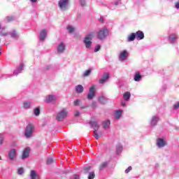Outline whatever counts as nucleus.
Returning <instances> with one entry per match:
<instances>
[{
    "label": "nucleus",
    "instance_id": "6e6552de",
    "mask_svg": "<svg viewBox=\"0 0 179 179\" xmlns=\"http://www.w3.org/2000/svg\"><path fill=\"white\" fill-rule=\"evenodd\" d=\"M69 0H59L58 5L61 10H66Z\"/></svg>",
    "mask_w": 179,
    "mask_h": 179
},
{
    "label": "nucleus",
    "instance_id": "f8f14e48",
    "mask_svg": "<svg viewBox=\"0 0 179 179\" xmlns=\"http://www.w3.org/2000/svg\"><path fill=\"white\" fill-rule=\"evenodd\" d=\"M129 57V52L127 50H122L119 55L120 60H125Z\"/></svg>",
    "mask_w": 179,
    "mask_h": 179
},
{
    "label": "nucleus",
    "instance_id": "dca6fc26",
    "mask_svg": "<svg viewBox=\"0 0 179 179\" xmlns=\"http://www.w3.org/2000/svg\"><path fill=\"white\" fill-rule=\"evenodd\" d=\"M57 99V95H48L45 98V101L48 102V103H50V102H54Z\"/></svg>",
    "mask_w": 179,
    "mask_h": 179
},
{
    "label": "nucleus",
    "instance_id": "a878e982",
    "mask_svg": "<svg viewBox=\"0 0 179 179\" xmlns=\"http://www.w3.org/2000/svg\"><path fill=\"white\" fill-rule=\"evenodd\" d=\"M110 120H105L103 122V128L105 129V130H108L109 129L110 124Z\"/></svg>",
    "mask_w": 179,
    "mask_h": 179
},
{
    "label": "nucleus",
    "instance_id": "4d7b16f0",
    "mask_svg": "<svg viewBox=\"0 0 179 179\" xmlns=\"http://www.w3.org/2000/svg\"><path fill=\"white\" fill-rule=\"evenodd\" d=\"M86 108H87V106H81V108H82V109H85Z\"/></svg>",
    "mask_w": 179,
    "mask_h": 179
},
{
    "label": "nucleus",
    "instance_id": "de8ad7c7",
    "mask_svg": "<svg viewBox=\"0 0 179 179\" xmlns=\"http://www.w3.org/2000/svg\"><path fill=\"white\" fill-rule=\"evenodd\" d=\"M71 179H79V176H78V174H74L71 177Z\"/></svg>",
    "mask_w": 179,
    "mask_h": 179
},
{
    "label": "nucleus",
    "instance_id": "bf43d9fd",
    "mask_svg": "<svg viewBox=\"0 0 179 179\" xmlns=\"http://www.w3.org/2000/svg\"><path fill=\"white\" fill-rule=\"evenodd\" d=\"M0 55H1V48L0 47Z\"/></svg>",
    "mask_w": 179,
    "mask_h": 179
},
{
    "label": "nucleus",
    "instance_id": "1a4fd4ad",
    "mask_svg": "<svg viewBox=\"0 0 179 179\" xmlns=\"http://www.w3.org/2000/svg\"><path fill=\"white\" fill-rule=\"evenodd\" d=\"M156 144L158 148H163L167 145V142L166 140H164V138H157Z\"/></svg>",
    "mask_w": 179,
    "mask_h": 179
},
{
    "label": "nucleus",
    "instance_id": "e433bc0d",
    "mask_svg": "<svg viewBox=\"0 0 179 179\" xmlns=\"http://www.w3.org/2000/svg\"><path fill=\"white\" fill-rule=\"evenodd\" d=\"M5 139L4 134H0V145H2L3 141Z\"/></svg>",
    "mask_w": 179,
    "mask_h": 179
},
{
    "label": "nucleus",
    "instance_id": "680f3d73",
    "mask_svg": "<svg viewBox=\"0 0 179 179\" xmlns=\"http://www.w3.org/2000/svg\"><path fill=\"white\" fill-rule=\"evenodd\" d=\"M1 159H2L1 157H0V160H1Z\"/></svg>",
    "mask_w": 179,
    "mask_h": 179
},
{
    "label": "nucleus",
    "instance_id": "4468645a",
    "mask_svg": "<svg viewBox=\"0 0 179 179\" xmlns=\"http://www.w3.org/2000/svg\"><path fill=\"white\" fill-rule=\"evenodd\" d=\"M160 118L159 116H152L150 119V124L152 127L157 126V123L159 122V120Z\"/></svg>",
    "mask_w": 179,
    "mask_h": 179
},
{
    "label": "nucleus",
    "instance_id": "5fc2aeb1",
    "mask_svg": "<svg viewBox=\"0 0 179 179\" xmlns=\"http://www.w3.org/2000/svg\"><path fill=\"white\" fill-rule=\"evenodd\" d=\"M0 34H1V36H8L7 33H2V32H1Z\"/></svg>",
    "mask_w": 179,
    "mask_h": 179
},
{
    "label": "nucleus",
    "instance_id": "a18cd8bd",
    "mask_svg": "<svg viewBox=\"0 0 179 179\" xmlns=\"http://www.w3.org/2000/svg\"><path fill=\"white\" fill-rule=\"evenodd\" d=\"M13 20V16H7L6 17V21L7 22H12Z\"/></svg>",
    "mask_w": 179,
    "mask_h": 179
},
{
    "label": "nucleus",
    "instance_id": "6e6d98bb",
    "mask_svg": "<svg viewBox=\"0 0 179 179\" xmlns=\"http://www.w3.org/2000/svg\"><path fill=\"white\" fill-rule=\"evenodd\" d=\"M0 29H1L2 30H5L6 27H1V24H0Z\"/></svg>",
    "mask_w": 179,
    "mask_h": 179
},
{
    "label": "nucleus",
    "instance_id": "393cba45",
    "mask_svg": "<svg viewBox=\"0 0 179 179\" xmlns=\"http://www.w3.org/2000/svg\"><path fill=\"white\" fill-rule=\"evenodd\" d=\"M9 34L12 37V38H15V40H17L19 38V36H18L16 30H13V31L9 33Z\"/></svg>",
    "mask_w": 179,
    "mask_h": 179
},
{
    "label": "nucleus",
    "instance_id": "39448f33",
    "mask_svg": "<svg viewBox=\"0 0 179 179\" xmlns=\"http://www.w3.org/2000/svg\"><path fill=\"white\" fill-rule=\"evenodd\" d=\"M178 38L179 36L177 33H171L169 34L168 40L170 44H176Z\"/></svg>",
    "mask_w": 179,
    "mask_h": 179
},
{
    "label": "nucleus",
    "instance_id": "052dcab7",
    "mask_svg": "<svg viewBox=\"0 0 179 179\" xmlns=\"http://www.w3.org/2000/svg\"><path fill=\"white\" fill-rule=\"evenodd\" d=\"M47 68H48V69H50V66H47Z\"/></svg>",
    "mask_w": 179,
    "mask_h": 179
},
{
    "label": "nucleus",
    "instance_id": "ddd939ff",
    "mask_svg": "<svg viewBox=\"0 0 179 179\" xmlns=\"http://www.w3.org/2000/svg\"><path fill=\"white\" fill-rule=\"evenodd\" d=\"M17 155V150L13 148L8 152V157L10 160H14Z\"/></svg>",
    "mask_w": 179,
    "mask_h": 179
},
{
    "label": "nucleus",
    "instance_id": "13d9d810",
    "mask_svg": "<svg viewBox=\"0 0 179 179\" xmlns=\"http://www.w3.org/2000/svg\"><path fill=\"white\" fill-rule=\"evenodd\" d=\"M100 21H101V22H103V17H101V18H100Z\"/></svg>",
    "mask_w": 179,
    "mask_h": 179
},
{
    "label": "nucleus",
    "instance_id": "cd10ccee",
    "mask_svg": "<svg viewBox=\"0 0 179 179\" xmlns=\"http://www.w3.org/2000/svg\"><path fill=\"white\" fill-rule=\"evenodd\" d=\"M123 98L125 101H129L131 98V92H129V91H127L123 94Z\"/></svg>",
    "mask_w": 179,
    "mask_h": 179
},
{
    "label": "nucleus",
    "instance_id": "7c9ffc66",
    "mask_svg": "<svg viewBox=\"0 0 179 179\" xmlns=\"http://www.w3.org/2000/svg\"><path fill=\"white\" fill-rule=\"evenodd\" d=\"M108 164V162H103V163H101L99 166V170H103V169H105L106 167H107Z\"/></svg>",
    "mask_w": 179,
    "mask_h": 179
},
{
    "label": "nucleus",
    "instance_id": "a19ab883",
    "mask_svg": "<svg viewBox=\"0 0 179 179\" xmlns=\"http://www.w3.org/2000/svg\"><path fill=\"white\" fill-rule=\"evenodd\" d=\"M94 137L95 138H96V140H99V134H98V133H97V130H96L95 131H94Z\"/></svg>",
    "mask_w": 179,
    "mask_h": 179
},
{
    "label": "nucleus",
    "instance_id": "3c124183",
    "mask_svg": "<svg viewBox=\"0 0 179 179\" xmlns=\"http://www.w3.org/2000/svg\"><path fill=\"white\" fill-rule=\"evenodd\" d=\"M96 106H97L96 102L93 101V102H92V107H93V108H96Z\"/></svg>",
    "mask_w": 179,
    "mask_h": 179
},
{
    "label": "nucleus",
    "instance_id": "49530a36",
    "mask_svg": "<svg viewBox=\"0 0 179 179\" xmlns=\"http://www.w3.org/2000/svg\"><path fill=\"white\" fill-rule=\"evenodd\" d=\"M131 170H132V166H129V167H127V169H125V173H129V171H131Z\"/></svg>",
    "mask_w": 179,
    "mask_h": 179
},
{
    "label": "nucleus",
    "instance_id": "c756f323",
    "mask_svg": "<svg viewBox=\"0 0 179 179\" xmlns=\"http://www.w3.org/2000/svg\"><path fill=\"white\" fill-rule=\"evenodd\" d=\"M99 101L101 103H107V98H106V96H99Z\"/></svg>",
    "mask_w": 179,
    "mask_h": 179
},
{
    "label": "nucleus",
    "instance_id": "f704fd0d",
    "mask_svg": "<svg viewBox=\"0 0 179 179\" xmlns=\"http://www.w3.org/2000/svg\"><path fill=\"white\" fill-rule=\"evenodd\" d=\"M40 108H35V109H34V113L36 116H38V115H40Z\"/></svg>",
    "mask_w": 179,
    "mask_h": 179
},
{
    "label": "nucleus",
    "instance_id": "9b49d317",
    "mask_svg": "<svg viewBox=\"0 0 179 179\" xmlns=\"http://www.w3.org/2000/svg\"><path fill=\"white\" fill-rule=\"evenodd\" d=\"M57 51L58 54H64L66 51V44L60 43V44L57 45Z\"/></svg>",
    "mask_w": 179,
    "mask_h": 179
},
{
    "label": "nucleus",
    "instance_id": "2eb2a0df",
    "mask_svg": "<svg viewBox=\"0 0 179 179\" xmlns=\"http://www.w3.org/2000/svg\"><path fill=\"white\" fill-rule=\"evenodd\" d=\"M110 78V74L108 73H103L101 78L99 80V83L100 84H104L107 80Z\"/></svg>",
    "mask_w": 179,
    "mask_h": 179
},
{
    "label": "nucleus",
    "instance_id": "aec40b11",
    "mask_svg": "<svg viewBox=\"0 0 179 179\" xmlns=\"http://www.w3.org/2000/svg\"><path fill=\"white\" fill-rule=\"evenodd\" d=\"M136 38V33H131L128 36L127 41L128 43H131L132 41H135Z\"/></svg>",
    "mask_w": 179,
    "mask_h": 179
},
{
    "label": "nucleus",
    "instance_id": "423d86ee",
    "mask_svg": "<svg viewBox=\"0 0 179 179\" xmlns=\"http://www.w3.org/2000/svg\"><path fill=\"white\" fill-rule=\"evenodd\" d=\"M121 3V0H115L113 2H110L109 3H106V6H107L109 9L114 10L116 9L117 6Z\"/></svg>",
    "mask_w": 179,
    "mask_h": 179
},
{
    "label": "nucleus",
    "instance_id": "6ab92c4d",
    "mask_svg": "<svg viewBox=\"0 0 179 179\" xmlns=\"http://www.w3.org/2000/svg\"><path fill=\"white\" fill-rule=\"evenodd\" d=\"M76 92L78 94H82L84 91V87L81 84H78L75 87Z\"/></svg>",
    "mask_w": 179,
    "mask_h": 179
},
{
    "label": "nucleus",
    "instance_id": "f3484780",
    "mask_svg": "<svg viewBox=\"0 0 179 179\" xmlns=\"http://www.w3.org/2000/svg\"><path fill=\"white\" fill-rule=\"evenodd\" d=\"M136 38H137L138 41L143 40V38H145V34L143 31H141V30H138V31H136Z\"/></svg>",
    "mask_w": 179,
    "mask_h": 179
},
{
    "label": "nucleus",
    "instance_id": "5701e85b",
    "mask_svg": "<svg viewBox=\"0 0 179 179\" xmlns=\"http://www.w3.org/2000/svg\"><path fill=\"white\" fill-rule=\"evenodd\" d=\"M30 177L31 179H39V176L35 170H31Z\"/></svg>",
    "mask_w": 179,
    "mask_h": 179
},
{
    "label": "nucleus",
    "instance_id": "e2e57ef3",
    "mask_svg": "<svg viewBox=\"0 0 179 179\" xmlns=\"http://www.w3.org/2000/svg\"><path fill=\"white\" fill-rule=\"evenodd\" d=\"M48 179H50V178H48Z\"/></svg>",
    "mask_w": 179,
    "mask_h": 179
},
{
    "label": "nucleus",
    "instance_id": "72a5a7b5",
    "mask_svg": "<svg viewBox=\"0 0 179 179\" xmlns=\"http://www.w3.org/2000/svg\"><path fill=\"white\" fill-rule=\"evenodd\" d=\"M91 71H92V70L90 69H89L88 70H86L85 71H84L83 76L84 77H87L88 76H90Z\"/></svg>",
    "mask_w": 179,
    "mask_h": 179
},
{
    "label": "nucleus",
    "instance_id": "603ef678",
    "mask_svg": "<svg viewBox=\"0 0 179 179\" xmlns=\"http://www.w3.org/2000/svg\"><path fill=\"white\" fill-rule=\"evenodd\" d=\"M126 102H125V101H122V102H121V105H122V106H126Z\"/></svg>",
    "mask_w": 179,
    "mask_h": 179
},
{
    "label": "nucleus",
    "instance_id": "4be33fe9",
    "mask_svg": "<svg viewBox=\"0 0 179 179\" xmlns=\"http://www.w3.org/2000/svg\"><path fill=\"white\" fill-rule=\"evenodd\" d=\"M142 80V76L140 71H136L134 73V81H141Z\"/></svg>",
    "mask_w": 179,
    "mask_h": 179
},
{
    "label": "nucleus",
    "instance_id": "0eeeda50",
    "mask_svg": "<svg viewBox=\"0 0 179 179\" xmlns=\"http://www.w3.org/2000/svg\"><path fill=\"white\" fill-rule=\"evenodd\" d=\"M24 63H20L18 67L13 71V74H8L6 77H12V76H17L19 73H22V70H24Z\"/></svg>",
    "mask_w": 179,
    "mask_h": 179
},
{
    "label": "nucleus",
    "instance_id": "c03bdc74",
    "mask_svg": "<svg viewBox=\"0 0 179 179\" xmlns=\"http://www.w3.org/2000/svg\"><path fill=\"white\" fill-rule=\"evenodd\" d=\"M99 50H101V45H96L95 49H94V52H98V51H99Z\"/></svg>",
    "mask_w": 179,
    "mask_h": 179
},
{
    "label": "nucleus",
    "instance_id": "bb28decb",
    "mask_svg": "<svg viewBox=\"0 0 179 179\" xmlns=\"http://www.w3.org/2000/svg\"><path fill=\"white\" fill-rule=\"evenodd\" d=\"M122 110L119 109L118 110H115V119H120L122 117Z\"/></svg>",
    "mask_w": 179,
    "mask_h": 179
},
{
    "label": "nucleus",
    "instance_id": "09e8293b",
    "mask_svg": "<svg viewBox=\"0 0 179 179\" xmlns=\"http://www.w3.org/2000/svg\"><path fill=\"white\" fill-rule=\"evenodd\" d=\"M80 115V112H79V110H76L75 112V116L76 117H78Z\"/></svg>",
    "mask_w": 179,
    "mask_h": 179
},
{
    "label": "nucleus",
    "instance_id": "8fccbe9b",
    "mask_svg": "<svg viewBox=\"0 0 179 179\" xmlns=\"http://www.w3.org/2000/svg\"><path fill=\"white\" fill-rule=\"evenodd\" d=\"M80 3H81V5L83 6H84L86 3V1L85 0H80Z\"/></svg>",
    "mask_w": 179,
    "mask_h": 179
},
{
    "label": "nucleus",
    "instance_id": "473e14b6",
    "mask_svg": "<svg viewBox=\"0 0 179 179\" xmlns=\"http://www.w3.org/2000/svg\"><path fill=\"white\" fill-rule=\"evenodd\" d=\"M95 177L94 171H90L88 175V179H94Z\"/></svg>",
    "mask_w": 179,
    "mask_h": 179
},
{
    "label": "nucleus",
    "instance_id": "412c9836",
    "mask_svg": "<svg viewBox=\"0 0 179 179\" xmlns=\"http://www.w3.org/2000/svg\"><path fill=\"white\" fill-rule=\"evenodd\" d=\"M30 153V148H25L22 155V159H27L29 157Z\"/></svg>",
    "mask_w": 179,
    "mask_h": 179
},
{
    "label": "nucleus",
    "instance_id": "9d476101",
    "mask_svg": "<svg viewBox=\"0 0 179 179\" xmlns=\"http://www.w3.org/2000/svg\"><path fill=\"white\" fill-rule=\"evenodd\" d=\"M95 85H92L90 88L87 98L88 99H93L94 96H95Z\"/></svg>",
    "mask_w": 179,
    "mask_h": 179
},
{
    "label": "nucleus",
    "instance_id": "f257e3e1",
    "mask_svg": "<svg viewBox=\"0 0 179 179\" xmlns=\"http://www.w3.org/2000/svg\"><path fill=\"white\" fill-rule=\"evenodd\" d=\"M94 36V33L93 32L89 33L88 34H87V36H85L84 38V44L86 48L87 49L91 48Z\"/></svg>",
    "mask_w": 179,
    "mask_h": 179
},
{
    "label": "nucleus",
    "instance_id": "4c0bfd02",
    "mask_svg": "<svg viewBox=\"0 0 179 179\" xmlns=\"http://www.w3.org/2000/svg\"><path fill=\"white\" fill-rule=\"evenodd\" d=\"M52 162H54V159L52 158V157H49L47 159L48 164H51V163H52Z\"/></svg>",
    "mask_w": 179,
    "mask_h": 179
},
{
    "label": "nucleus",
    "instance_id": "c85d7f7f",
    "mask_svg": "<svg viewBox=\"0 0 179 179\" xmlns=\"http://www.w3.org/2000/svg\"><path fill=\"white\" fill-rule=\"evenodd\" d=\"M31 106V103L29 101H24L23 103V107L24 109H29Z\"/></svg>",
    "mask_w": 179,
    "mask_h": 179
},
{
    "label": "nucleus",
    "instance_id": "c9c22d12",
    "mask_svg": "<svg viewBox=\"0 0 179 179\" xmlns=\"http://www.w3.org/2000/svg\"><path fill=\"white\" fill-rule=\"evenodd\" d=\"M67 30H68L69 33H73L75 29L72 26H68Z\"/></svg>",
    "mask_w": 179,
    "mask_h": 179
},
{
    "label": "nucleus",
    "instance_id": "b1692460",
    "mask_svg": "<svg viewBox=\"0 0 179 179\" xmlns=\"http://www.w3.org/2000/svg\"><path fill=\"white\" fill-rule=\"evenodd\" d=\"M90 124L94 129V131L99 130V125L98 124L97 122H90Z\"/></svg>",
    "mask_w": 179,
    "mask_h": 179
},
{
    "label": "nucleus",
    "instance_id": "37998d69",
    "mask_svg": "<svg viewBox=\"0 0 179 179\" xmlns=\"http://www.w3.org/2000/svg\"><path fill=\"white\" fill-rule=\"evenodd\" d=\"M178 108H179V102H177L176 103H175V105H173V110H177V109Z\"/></svg>",
    "mask_w": 179,
    "mask_h": 179
},
{
    "label": "nucleus",
    "instance_id": "864d4df0",
    "mask_svg": "<svg viewBox=\"0 0 179 179\" xmlns=\"http://www.w3.org/2000/svg\"><path fill=\"white\" fill-rule=\"evenodd\" d=\"M176 8L177 9H179V2H176Z\"/></svg>",
    "mask_w": 179,
    "mask_h": 179
},
{
    "label": "nucleus",
    "instance_id": "79ce46f5",
    "mask_svg": "<svg viewBox=\"0 0 179 179\" xmlns=\"http://www.w3.org/2000/svg\"><path fill=\"white\" fill-rule=\"evenodd\" d=\"M17 173H18V174H23V173H24L23 167H20V169H18V170H17Z\"/></svg>",
    "mask_w": 179,
    "mask_h": 179
},
{
    "label": "nucleus",
    "instance_id": "ea45409f",
    "mask_svg": "<svg viewBox=\"0 0 179 179\" xmlns=\"http://www.w3.org/2000/svg\"><path fill=\"white\" fill-rule=\"evenodd\" d=\"M80 99H76V101H74L73 104L75 105V106H78V105H80Z\"/></svg>",
    "mask_w": 179,
    "mask_h": 179
},
{
    "label": "nucleus",
    "instance_id": "20e7f679",
    "mask_svg": "<svg viewBox=\"0 0 179 179\" xmlns=\"http://www.w3.org/2000/svg\"><path fill=\"white\" fill-rule=\"evenodd\" d=\"M68 113L69 112L67 109H62V110H60V112L57 113L56 117L57 120H58L59 122H62L64 119H66V117H67Z\"/></svg>",
    "mask_w": 179,
    "mask_h": 179
},
{
    "label": "nucleus",
    "instance_id": "7ed1b4c3",
    "mask_svg": "<svg viewBox=\"0 0 179 179\" xmlns=\"http://www.w3.org/2000/svg\"><path fill=\"white\" fill-rule=\"evenodd\" d=\"M109 34V31L107 27H103L102 29H100V30L97 33V37L99 40H105L107 36Z\"/></svg>",
    "mask_w": 179,
    "mask_h": 179
},
{
    "label": "nucleus",
    "instance_id": "a211bd4d",
    "mask_svg": "<svg viewBox=\"0 0 179 179\" xmlns=\"http://www.w3.org/2000/svg\"><path fill=\"white\" fill-rule=\"evenodd\" d=\"M47 34H48L47 30L45 29L41 30L40 37H39V41H44L47 37Z\"/></svg>",
    "mask_w": 179,
    "mask_h": 179
},
{
    "label": "nucleus",
    "instance_id": "f03ea898",
    "mask_svg": "<svg viewBox=\"0 0 179 179\" xmlns=\"http://www.w3.org/2000/svg\"><path fill=\"white\" fill-rule=\"evenodd\" d=\"M35 131V126L34 124H27L25 131H24V136L27 138H30L31 137H33V134Z\"/></svg>",
    "mask_w": 179,
    "mask_h": 179
},
{
    "label": "nucleus",
    "instance_id": "58836bf2",
    "mask_svg": "<svg viewBox=\"0 0 179 179\" xmlns=\"http://www.w3.org/2000/svg\"><path fill=\"white\" fill-rule=\"evenodd\" d=\"M90 170H91V166H85L84 167L85 173H87L88 171H90Z\"/></svg>",
    "mask_w": 179,
    "mask_h": 179
},
{
    "label": "nucleus",
    "instance_id": "2f4dec72",
    "mask_svg": "<svg viewBox=\"0 0 179 179\" xmlns=\"http://www.w3.org/2000/svg\"><path fill=\"white\" fill-rule=\"evenodd\" d=\"M122 150H123V147L122 145H121V144H119L118 145H117L116 152L117 153V155H120V153H121Z\"/></svg>",
    "mask_w": 179,
    "mask_h": 179
}]
</instances>
